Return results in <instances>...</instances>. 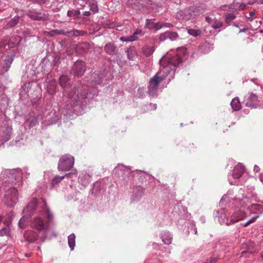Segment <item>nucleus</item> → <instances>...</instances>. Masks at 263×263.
<instances>
[{
    "label": "nucleus",
    "instance_id": "f257e3e1",
    "mask_svg": "<svg viewBox=\"0 0 263 263\" xmlns=\"http://www.w3.org/2000/svg\"><path fill=\"white\" fill-rule=\"evenodd\" d=\"M46 218L44 220L40 216H36L30 221V226L37 232L46 233L49 229L50 224L53 221V214L50 209H46V212L42 213Z\"/></svg>",
    "mask_w": 263,
    "mask_h": 263
},
{
    "label": "nucleus",
    "instance_id": "f03ea898",
    "mask_svg": "<svg viewBox=\"0 0 263 263\" xmlns=\"http://www.w3.org/2000/svg\"><path fill=\"white\" fill-rule=\"evenodd\" d=\"M142 172L140 170H136V172L132 171L128 167L122 164H119L113 171V174L115 178H118L123 184L133 183L136 174Z\"/></svg>",
    "mask_w": 263,
    "mask_h": 263
},
{
    "label": "nucleus",
    "instance_id": "7ed1b4c3",
    "mask_svg": "<svg viewBox=\"0 0 263 263\" xmlns=\"http://www.w3.org/2000/svg\"><path fill=\"white\" fill-rule=\"evenodd\" d=\"M46 209H50L44 199L33 198L24 209L23 213L28 216H31L34 214L44 213L46 212Z\"/></svg>",
    "mask_w": 263,
    "mask_h": 263
},
{
    "label": "nucleus",
    "instance_id": "20e7f679",
    "mask_svg": "<svg viewBox=\"0 0 263 263\" xmlns=\"http://www.w3.org/2000/svg\"><path fill=\"white\" fill-rule=\"evenodd\" d=\"M165 57L163 55L159 61L160 65L161 66H163V69L161 70L164 73L168 74L172 72V73H174L175 68L178 67L182 62V60L181 58L178 55H175L169 58L167 61V65H165Z\"/></svg>",
    "mask_w": 263,
    "mask_h": 263
},
{
    "label": "nucleus",
    "instance_id": "39448f33",
    "mask_svg": "<svg viewBox=\"0 0 263 263\" xmlns=\"http://www.w3.org/2000/svg\"><path fill=\"white\" fill-rule=\"evenodd\" d=\"M162 70L158 71L155 76L150 79L148 86V93L150 97L155 96L157 90L158 89L159 84L162 82L167 76L165 73L164 74H162Z\"/></svg>",
    "mask_w": 263,
    "mask_h": 263
},
{
    "label": "nucleus",
    "instance_id": "423d86ee",
    "mask_svg": "<svg viewBox=\"0 0 263 263\" xmlns=\"http://www.w3.org/2000/svg\"><path fill=\"white\" fill-rule=\"evenodd\" d=\"M112 77L105 67H103L99 71L92 76V82L96 85H104L108 83Z\"/></svg>",
    "mask_w": 263,
    "mask_h": 263
},
{
    "label": "nucleus",
    "instance_id": "0eeeda50",
    "mask_svg": "<svg viewBox=\"0 0 263 263\" xmlns=\"http://www.w3.org/2000/svg\"><path fill=\"white\" fill-rule=\"evenodd\" d=\"M21 170L17 169H6L0 175V179L3 182H14L20 177Z\"/></svg>",
    "mask_w": 263,
    "mask_h": 263
},
{
    "label": "nucleus",
    "instance_id": "6e6552de",
    "mask_svg": "<svg viewBox=\"0 0 263 263\" xmlns=\"http://www.w3.org/2000/svg\"><path fill=\"white\" fill-rule=\"evenodd\" d=\"M74 157L70 155L65 154L59 159L58 169L59 171L70 170L74 165Z\"/></svg>",
    "mask_w": 263,
    "mask_h": 263
},
{
    "label": "nucleus",
    "instance_id": "1a4fd4ad",
    "mask_svg": "<svg viewBox=\"0 0 263 263\" xmlns=\"http://www.w3.org/2000/svg\"><path fill=\"white\" fill-rule=\"evenodd\" d=\"M6 204L9 206H14L18 201V191L15 187H11L5 193Z\"/></svg>",
    "mask_w": 263,
    "mask_h": 263
},
{
    "label": "nucleus",
    "instance_id": "9d476101",
    "mask_svg": "<svg viewBox=\"0 0 263 263\" xmlns=\"http://www.w3.org/2000/svg\"><path fill=\"white\" fill-rule=\"evenodd\" d=\"M85 71V63L82 60H77L73 64L70 73L74 77L79 78L84 74Z\"/></svg>",
    "mask_w": 263,
    "mask_h": 263
},
{
    "label": "nucleus",
    "instance_id": "9b49d317",
    "mask_svg": "<svg viewBox=\"0 0 263 263\" xmlns=\"http://www.w3.org/2000/svg\"><path fill=\"white\" fill-rule=\"evenodd\" d=\"M15 54L10 55H4L2 57V62H0V72L5 73L7 72L12 64Z\"/></svg>",
    "mask_w": 263,
    "mask_h": 263
},
{
    "label": "nucleus",
    "instance_id": "f8f14e48",
    "mask_svg": "<svg viewBox=\"0 0 263 263\" xmlns=\"http://www.w3.org/2000/svg\"><path fill=\"white\" fill-rule=\"evenodd\" d=\"M59 84L62 88L64 89L65 92H69L68 95L70 97H72V96L76 93V88L74 87V89L70 91L69 90L70 85L69 83V78L66 75H62L61 76L59 79Z\"/></svg>",
    "mask_w": 263,
    "mask_h": 263
},
{
    "label": "nucleus",
    "instance_id": "ddd939ff",
    "mask_svg": "<svg viewBox=\"0 0 263 263\" xmlns=\"http://www.w3.org/2000/svg\"><path fill=\"white\" fill-rule=\"evenodd\" d=\"M12 128L7 124L0 128V139L3 143L9 141L12 135Z\"/></svg>",
    "mask_w": 263,
    "mask_h": 263
},
{
    "label": "nucleus",
    "instance_id": "4468645a",
    "mask_svg": "<svg viewBox=\"0 0 263 263\" xmlns=\"http://www.w3.org/2000/svg\"><path fill=\"white\" fill-rule=\"evenodd\" d=\"M53 31L58 35H64L68 37L82 36L84 35V31L78 30H65L64 29H55Z\"/></svg>",
    "mask_w": 263,
    "mask_h": 263
},
{
    "label": "nucleus",
    "instance_id": "2eb2a0df",
    "mask_svg": "<svg viewBox=\"0 0 263 263\" xmlns=\"http://www.w3.org/2000/svg\"><path fill=\"white\" fill-rule=\"evenodd\" d=\"M180 39L179 34L175 31H167L162 33L159 35V41L163 42L167 39H170L171 41H175Z\"/></svg>",
    "mask_w": 263,
    "mask_h": 263
},
{
    "label": "nucleus",
    "instance_id": "dca6fc26",
    "mask_svg": "<svg viewBox=\"0 0 263 263\" xmlns=\"http://www.w3.org/2000/svg\"><path fill=\"white\" fill-rule=\"evenodd\" d=\"M78 91H79L78 90ZM93 96L90 92H88L87 87H85L83 90L81 89L78 93V102L80 103H87V100L92 98Z\"/></svg>",
    "mask_w": 263,
    "mask_h": 263
},
{
    "label": "nucleus",
    "instance_id": "f3484780",
    "mask_svg": "<svg viewBox=\"0 0 263 263\" xmlns=\"http://www.w3.org/2000/svg\"><path fill=\"white\" fill-rule=\"evenodd\" d=\"M144 189L142 186H137L133 189L130 199L132 202H137L140 200L144 194Z\"/></svg>",
    "mask_w": 263,
    "mask_h": 263
},
{
    "label": "nucleus",
    "instance_id": "a211bd4d",
    "mask_svg": "<svg viewBox=\"0 0 263 263\" xmlns=\"http://www.w3.org/2000/svg\"><path fill=\"white\" fill-rule=\"evenodd\" d=\"M105 52L109 55H114L117 53L118 49L115 44L112 42L106 43L104 46Z\"/></svg>",
    "mask_w": 263,
    "mask_h": 263
},
{
    "label": "nucleus",
    "instance_id": "6ab92c4d",
    "mask_svg": "<svg viewBox=\"0 0 263 263\" xmlns=\"http://www.w3.org/2000/svg\"><path fill=\"white\" fill-rule=\"evenodd\" d=\"M24 237L26 241L34 243L37 240L39 235L32 230H28L24 233Z\"/></svg>",
    "mask_w": 263,
    "mask_h": 263
},
{
    "label": "nucleus",
    "instance_id": "aec40b11",
    "mask_svg": "<svg viewBox=\"0 0 263 263\" xmlns=\"http://www.w3.org/2000/svg\"><path fill=\"white\" fill-rule=\"evenodd\" d=\"M244 172V166L242 163H239L234 167L233 171L232 176L235 179H239L242 176Z\"/></svg>",
    "mask_w": 263,
    "mask_h": 263
},
{
    "label": "nucleus",
    "instance_id": "412c9836",
    "mask_svg": "<svg viewBox=\"0 0 263 263\" xmlns=\"http://www.w3.org/2000/svg\"><path fill=\"white\" fill-rule=\"evenodd\" d=\"M258 97L257 95L251 93L250 96L247 98L245 102V105L247 107H251V108H256L257 106L255 103L257 101Z\"/></svg>",
    "mask_w": 263,
    "mask_h": 263
},
{
    "label": "nucleus",
    "instance_id": "4be33fe9",
    "mask_svg": "<svg viewBox=\"0 0 263 263\" xmlns=\"http://www.w3.org/2000/svg\"><path fill=\"white\" fill-rule=\"evenodd\" d=\"M27 15L32 20L35 21H43L45 18V14H41V13H33L31 11H28Z\"/></svg>",
    "mask_w": 263,
    "mask_h": 263
},
{
    "label": "nucleus",
    "instance_id": "5701e85b",
    "mask_svg": "<svg viewBox=\"0 0 263 263\" xmlns=\"http://www.w3.org/2000/svg\"><path fill=\"white\" fill-rule=\"evenodd\" d=\"M161 239L164 243L170 245L172 243V236L169 232L164 231L161 233Z\"/></svg>",
    "mask_w": 263,
    "mask_h": 263
},
{
    "label": "nucleus",
    "instance_id": "b1692460",
    "mask_svg": "<svg viewBox=\"0 0 263 263\" xmlns=\"http://www.w3.org/2000/svg\"><path fill=\"white\" fill-rule=\"evenodd\" d=\"M155 48L148 45H145L142 48L143 53L147 57H150L154 52Z\"/></svg>",
    "mask_w": 263,
    "mask_h": 263
},
{
    "label": "nucleus",
    "instance_id": "393cba45",
    "mask_svg": "<svg viewBox=\"0 0 263 263\" xmlns=\"http://www.w3.org/2000/svg\"><path fill=\"white\" fill-rule=\"evenodd\" d=\"M231 105L233 111H238L241 109V104L238 97L234 98L231 102Z\"/></svg>",
    "mask_w": 263,
    "mask_h": 263
},
{
    "label": "nucleus",
    "instance_id": "a878e982",
    "mask_svg": "<svg viewBox=\"0 0 263 263\" xmlns=\"http://www.w3.org/2000/svg\"><path fill=\"white\" fill-rule=\"evenodd\" d=\"M90 48L89 44L87 42H83L78 44L77 49L82 53H85L88 51Z\"/></svg>",
    "mask_w": 263,
    "mask_h": 263
},
{
    "label": "nucleus",
    "instance_id": "bb28decb",
    "mask_svg": "<svg viewBox=\"0 0 263 263\" xmlns=\"http://www.w3.org/2000/svg\"><path fill=\"white\" fill-rule=\"evenodd\" d=\"M250 211L253 213L261 214L263 213V205L253 204L250 206Z\"/></svg>",
    "mask_w": 263,
    "mask_h": 263
},
{
    "label": "nucleus",
    "instance_id": "cd10ccee",
    "mask_svg": "<svg viewBox=\"0 0 263 263\" xmlns=\"http://www.w3.org/2000/svg\"><path fill=\"white\" fill-rule=\"evenodd\" d=\"M29 217L30 216L24 214V216L21 218L18 222V226L20 228L24 229L26 227L28 224Z\"/></svg>",
    "mask_w": 263,
    "mask_h": 263
},
{
    "label": "nucleus",
    "instance_id": "c85d7f7f",
    "mask_svg": "<svg viewBox=\"0 0 263 263\" xmlns=\"http://www.w3.org/2000/svg\"><path fill=\"white\" fill-rule=\"evenodd\" d=\"M249 248L247 250H245L241 252V256L249 257L248 254H253L255 252L253 249L254 243L252 242H249Z\"/></svg>",
    "mask_w": 263,
    "mask_h": 263
},
{
    "label": "nucleus",
    "instance_id": "c756f323",
    "mask_svg": "<svg viewBox=\"0 0 263 263\" xmlns=\"http://www.w3.org/2000/svg\"><path fill=\"white\" fill-rule=\"evenodd\" d=\"M20 17L18 15H15L13 18L10 20L6 24L7 28H12L15 26L19 22Z\"/></svg>",
    "mask_w": 263,
    "mask_h": 263
},
{
    "label": "nucleus",
    "instance_id": "7c9ffc66",
    "mask_svg": "<svg viewBox=\"0 0 263 263\" xmlns=\"http://www.w3.org/2000/svg\"><path fill=\"white\" fill-rule=\"evenodd\" d=\"M88 3L90 7V10L96 13L98 12L99 8L97 4V2L96 0H88Z\"/></svg>",
    "mask_w": 263,
    "mask_h": 263
},
{
    "label": "nucleus",
    "instance_id": "2f4dec72",
    "mask_svg": "<svg viewBox=\"0 0 263 263\" xmlns=\"http://www.w3.org/2000/svg\"><path fill=\"white\" fill-rule=\"evenodd\" d=\"M76 236L74 233L71 234L68 237V242L71 250H73L75 247Z\"/></svg>",
    "mask_w": 263,
    "mask_h": 263
},
{
    "label": "nucleus",
    "instance_id": "473e14b6",
    "mask_svg": "<svg viewBox=\"0 0 263 263\" xmlns=\"http://www.w3.org/2000/svg\"><path fill=\"white\" fill-rule=\"evenodd\" d=\"M223 17L225 18L226 23L228 25L236 17V15L233 13H226L224 14Z\"/></svg>",
    "mask_w": 263,
    "mask_h": 263
},
{
    "label": "nucleus",
    "instance_id": "72a5a7b5",
    "mask_svg": "<svg viewBox=\"0 0 263 263\" xmlns=\"http://www.w3.org/2000/svg\"><path fill=\"white\" fill-rule=\"evenodd\" d=\"M138 39L137 36H135L134 35H132L130 36H121L120 38V40L122 42H133L136 41Z\"/></svg>",
    "mask_w": 263,
    "mask_h": 263
},
{
    "label": "nucleus",
    "instance_id": "f704fd0d",
    "mask_svg": "<svg viewBox=\"0 0 263 263\" xmlns=\"http://www.w3.org/2000/svg\"><path fill=\"white\" fill-rule=\"evenodd\" d=\"M27 74V77L29 78L30 81H33L35 80V72L32 69H28L26 72Z\"/></svg>",
    "mask_w": 263,
    "mask_h": 263
},
{
    "label": "nucleus",
    "instance_id": "c9c22d12",
    "mask_svg": "<svg viewBox=\"0 0 263 263\" xmlns=\"http://www.w3.org/2000/svg\"><path fill=\"white\" fill-rule=\"evenodd\" d=\"M136 55V51L133 48H129L127 50V55L129 60L134 61Z\"/></svg>",
    "mask_w": 263,
    "mask_h": 263
},
{
    "label": "nucleus",
    "instance_id": "e433bc0d",
    "mask_svg": "<svg viewBox=\"0 0 263 263\" xmlns=\"http://www.w3.org/2000/svg\"><path fill=\"white\" fill-rule=\"evenodd\" d=\"M187 32L190 35H192L194 37L199 36L201 33V31L200 30L193 29H188Z\"/></svg>",
    "mask_w": 263,
    "mask_h": 263
},
{
    "label": "nucleus",
    "instance_id": "4c0bfd02",
    "mask_svg": "<svg viewBox=\"0 0 263 263\" xmlns=\"http://www.w3.org/2000/svg\"><path fill=\"white\" fill-rule=\"evenodd\" d=\"M64 178V176H58L54 177L51 181V185L52 187H54L56 184L59 183Z\"/></svg>",
    "mask_w": 263,
    "mask_h": 263
},
{
    "label": "nucleus",
    "instance_id": "58836bf2",
    "mask_svg": "<svg viewBox=\"0 0 263 263\" xmlns=\"http://www.w3.org/2000/svg\"><path fill=\"white\" fill-rule=\"evenodd\" d=\"M10 234L9 228L8 227H4L0 230V236H8Z\"/></svg>",
    "mask_w": 263,
    "mask_h": 263
},
{
    "label": "nucleus",
    "instance_id": "ea45409f",
    "mask_svg": "<svg viewBox=\"0 0 263 263\" xmlns=\"http://www.w3.org/2000/svg\"><path fill=\"white\" fill-rule=\"evenodd\" d=\"M27 121L29 122V125L31 127L35 126L38 122L37 118L36 117H30L27 119Z\"/></svg>",
    "mask_w": 263,
    "mask_h": 263
},
{
    "label": "nucleus",
    "instance_id": "a19ab883",
    "mask_svg": "<svg viewBox=\"0 0 263 263\" xmlns=\"http://www.w3.org/2000/svg\"><path fill=\"white\" fill-rule=\"evenodd\" d=\"M241 219L239 218H235V216L231 217L230 221H228V220L227 219V221H226L224 220H223V222L225 223L227 226H230L231 224L234 223L237 221H238L239 220H241Z\"/></svg>",
    "mask_w": 263,
    "mask_h": 263
},
{
    "label": "nucleus",
    "instance_id": "79ce46f5",
    "mask_svg": "<svg viewBox=\"0 0 263 263\" xmlns=\"http://www.w3.org/2000/svg\"><path fill=\"white\" fill-rule=\"evenodd\" d=\"M154 23L153 22V20L151 19H146L145 21V26L146 28L149 29H153V26L154 25Z\"/></svg>",
    "mask_w": 263,
    "mask_h": 263
},
{
    "label": "nucleus",
    "instance_id": "37998d69",
    "mask_svg": "<svg viewBox=\"0 0 263 263\" xmlns=\"http://www.w3.org/2000/svg\"><path fill=\"white\" fill-rule=\"evenodd\" d=\"M258 216H256L252 217L251 219H250L249 220H248L246 223L241 224V225L244 227H248L249 224L254 222L256 220V219L258 217Z\"/></svg>",
    "mask_w": 263,
    "mask_h": 263
},
{
    "label": "nucleus",
    "instance_id": "c03bdc74",
    "mask_svg": "<svg viewBox=\"0 0 263 263\" xmlns=\"http://www.w3.org/2000/svg\"><path fill=\"white\" fill-rule=\"evenodd\" d=\"M163 27L162 23L157 22L154 23L153 26V29H155L156 30H158Z\"/></svg>",
    "mask_w": 263,
    "mask_h": 263
},
{
    "label": "nucleus",
    "instance_id": "a18cd8bd",
    "mask_svg": "<svg viewBox=\"0 0 263 263\" xmlns=\"http://www.w3.org/2000/svg\"><path fill=\"white\" fill-rule=\"evenodd\" d=\"M210 47V44L209 43H205L202 44L199 46L200 49L202 51V52L204 53H206L207 51H204V50L206 48Z\"/></svg>",
    "mask_w": 263,
    "mask_h": 263
},
{
    "label": "nucleus",
    "instance_id": "49530a36",
    "mask_svg": "<svg viewBox=\"0 0 263 263\" xmlns=\"http://www.w3.org/2000/svg\"><path fill=\"white\" fill-rule=\"evenodd\" d=\"M222 25H223V23L221 22H219L217 23L212 24V27L214 29H219V28H221L222 26Z\"/></svg>",
    "mask_w": 263,
    "mask_h": 263
},
{
    "label": "nucleus",
    "instance_id": "de8ad7c7",
    "mask_svg": "<svg viewBox=\"0 0 263 263\" xmlns=\"http://www.w3.org/2000/svg\"><path fill=\"white\" fill-rule=\"evenodd\" d=\"M217 261V258L211 257L209 259H208L204 263H216Z\"/></svg>",
    "mask_w": 263,
    "mask_h": 263
},
{
    "label": "nucleus",
    "instance_id": "09e8293b",
    "mask_svg": "<svg viewBox=\"0 0 263 263\" xmlns=\"http://www.w3.org/2000/svg\"><path fill=\"white\" fill-rule=\"evenodd\" d=\"M33 3L45 4V0H29Z\"/></svg>",
    "mask_w": 263,
    "mask_h": 263
},
{
    "label": "nucleus",
    "instance_id": "8fccbe9b",
    "mask_svg": "<svg viewBox=\"0 0 263 263\" xmlns=\"http://www.w3.org/2000/svg\"><path fill=\"white\" fill-rule=\"evenodd\" d=\"M73 15L76 18H79L80 15V11L79 10H76L73 11Z\"/></svg>",
    "mask_w": 263,
    "mask_h": 263
},
{
    "label": "nucleus",
    "instance_id": "3c124183",
    "mask_svg": "<svg viewBox=\"0 0 263 263\" xmlns=\"http://www.w3.org/2000/svg\"><path fill=\"white\" fill-rule=\"evenodd\" d=\"M163 27H167V28H171L173 26V25L172 24L168 23H162Z\"/></svg>",
    "mask_w": 263,
    "mask_h": 263
},
{
    "label": "nucleus",
    "instance_id": "603ef678",
    "mask_svg": "<svg viewBox=\"0 0 263 263\" xmlns=\"http://www.w3.org/2000/svg\"><path fill=\"white\" fill-rule=\"evenodd\" d=\"M142 31L141 30L137 29L136 31L132 34L134 35L135 36H137L138 34H140L141 33Z\"/></svg>",
    "mask_w": 263,
    "mask_h": 263
},
{
    "label": "nucleus",
    "instance_id": "864d4df0",
    "mask_svg": "<svg viewBox=\"0 0 263 263\" xmlns=\"http://www.w3.org/2000/svg\"><path fill=\"white\" fill-rule=\"evenodd\" d=\"M57 60L56 58H54L53 59L52 62H49V64H50L51 66H54L57 64Z\"/></svg>",
    "mask_w": 263,
    "mask_h": 263
},
{
    "label": "nucleus",
    "instance_id": "5fc2aeb1",
    "mask_svg": "<svg viewBox=\"0 0 263 263\" xmlns=\"http://www.w3.org/2000/svg\"><path fill=\"white\" fill-rule=\"evenodd\" d=\"M67 15L68 17H71L73 15V11L72 10H68L67 11Z\"/></svg>",
    "mask_w": 263,
    "mask_h": 263
},
{
    "label": "nucleus",
    "instance_id": "6e6d98bb",
    "mask_svg": "<svg viewBox=\"0 0 263 263\" xmlns=\"http://www.w3.org/2000/svg\"><path fill=\"white\" fill-rule=\"evenodd\" d=\"M205 21L209 23H212L213 22V20L209 16H206L205 17Z\"/></svg>",
    "mask_w": 263,
    "mask_h": 263
},
{
    "label": "nucleus",
    "instance_id": "4d7b16f0",
    "mask_svg": "<svg viewBox=\"0 0 263 263\" xmlns=\"http://www.w3.org/2000/svg\"><path fill=\"white\" fill-rule=\"evenodd\" d=\"M228 198V196L227 195H224L220 200V202L222 203L224 201L226 200V199Z\"/></svg>",
    "mask_w": 263,
    "mask_h": 263
},
{
    "label": "nucleus",
    "instance_id": "13d9d810",
    "mask_svg": "<svg viewBox=\"0 0 263 263\" xmlns=\"http://www.w3.org/2000/svg\"><path fill=\"white\" fill-rule=\"evenodd\" d=\"M259 170H260V168H259V166H257V165H255L254 167V171L256 172H258L259 171Z\"/></svg>",
    "mask_w": 263,
    "mask_h": 263
},
{
    "label": "nucleus",
    "instance_id": "bf43d9fd",
    "mask_svg": "<svg viewBox=\"0 0 263 263\" xmlns=\"http://www.w3.org/2000/svg\"><path fill=\"white\" fill-rule=\"evenodd\" d=\"M90 12H89V11H85V12L83 13V15L84 16H89V15H90Z\"/></svg>",
    "mask_w": 263,
    "mask_h": 263
},
{
    "label": "nucleus",
    "instance_id": "052dcab7",
    "mask_svg": "<svg viewBox=\"0 0 263 263\" xmlns=\"http://www.w3.org/2000/svg\"><path fill=\"white\" fill-rule=\"evenodd\" d=\"M249 15L250 17H254V16L255 15V12L254 11H251L249 12Z\"/></svg>",
    "mask_w": 263,
    "mask_h": 263
},
{
    "label": "nucleus",
    "instance_id": "680f3d73",
    "mask_svg": "<svg viewBox=\"0 0 263 263\" xmlns=\"http://www.w3.org/2000/svg\"><path fill=\"white\" fill-rule=\"evenodd\" d=\"M248 30V28H244L243 29H240L239 31V33L245 32L247 31Z\"/></svg>",
    "mask_w": 263,
    "mask_h": 263
},
{
    "label": "nucleus",
    "instance_id": "e2e57ef3",
    "mask_svg": "<svg viewBox=\"0 0 263 263\" xmlns=\"http://www.w3.org/2000/svg\"><path fill=\"white\" fill-rule=\"evenodd\" d=\"M51 83L53 84L54 88H55L56 87V83L55 80H52L51 81Z\"/></svg>",
    "mask_w": 263,
    "mask_h": 263
},
{
    "label": "nucleus",
    "instance_id": "0e129e2a",
    "mask_svg": "<svg viewBox=\"0 0 263 263\" xmlns=\"http://www.w3.org/2000/svg\"><path fill=\"white\" fill-rule=\"evenodd\" d=\"M72 173H66L64 176V178L65 177H69L71 175H72Z\"/></svg>",
    "mask_w": 263,
    "mask_h": 263
},
{
    "label": "nucleus",
    "instance_id": "69168bd1",
    "mask_svg": "<svg viewBox=\"0 0 263 263\" xmlns=\"http://www.w3.org/2000/svg\"><path fill=\"white\" fill-rule=\"evenodd\" d=\"M246 18H247L249 21H250V22L252 21H253V18H254V17H250H250L246 16Z\"/></svg>",
    "mask_w": 263,
    "mask_h": 263
},
{
    "label": "nucleus",
    "instance_id": "338daca9",
    "mask_svg": "<svg viewBox=\"0 0 263 263\" xmlns=\"http://www.w3.org/2000/svg\"><path fill=\"white\" fill-rule=\"evenodd\" d=\"M200 219L202 223H204L205 221V218L204 217H201Z\"/></svg>",
    "mask_w": 263,
    "mask_h": 263
},
{
    "label": "nucleus",
    "instance_id": "774afa93",
    "mask_svg": "<svg viewBox=\"0 0 263 263\" xmlns=\"http://www.w3.org/2000/svg\"><path fill=\"white\" fill-rule=\"evenodd\" d=\"M98 185V183H96V184H94L93 190H95L96 188H97ZM97 190H98V189H97Z\"/></svg>",
    "mask_w": 263,
    "mask_h": 263
}]
</instances>
